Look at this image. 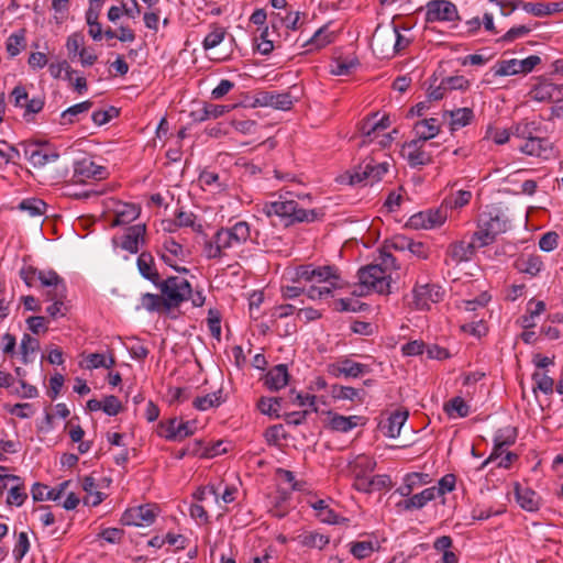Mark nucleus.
Returning <instances> with one entry per match:
<instances>
[{
	"label": "nucleus",
	"instance_id": "obj_1",
	"mask_svg": "<svg viewBox=\"0 0 563 563\" xmlns=\"http://www.w3.org/2000/svg\"><path fill=\"white\" fill-rule=\"evenodd\" d=\"M544 130L537 121H520L512 126L516 147L529 156L548 158L553 151L552 142L544 135Z\"/></svg>",
	"mask_w": 563,
	"mask_h": 563
},
{
	"label": "nucleus",
	"instance_id": "obj_2",
	"mask_svg": "<svg viewBox=\"0 0 563 563\" xmlns=\"http://www.w3.org/2000/svg\"><path fill=\"white\" fill-rule=\"evenodd\" d=\"M263 212L267 217L277 216L282 218L285 220L286 225L301 222H314L319 219L320 216V212H318L316 209L308 210L300 208L297 201L283 198V196H280V200L265 203L263 207Z\"/></svg>",
	"mask_w": 563,
	"mask_h": 563
},
{
	"label": "nucleus",
	"instance_id": "obj_3",
	"mask_svg": "<svg viewBox=\"0 0 563 563\" xmlns=\"http://www.w3.org/2000/svg\"><path fill=\"white\" fill-rule=\"evenodd\" d=\"M509 228V219L500 208H492L483 212L478 220V229L474 232V241L478 249L492 244L497 235Z\"/></svg>",
	"mask_w": 563,
	"mask_h": 563
},
{
	"label": "nucleus",
	"instance_id": "obj_4",
	"mask_svg": "<svg viewBox=\"0 0 563 563\" xmlns=\"http://www.w3.org/2000/svg\"><path fill=\"white\" fill-rule=\"evenodd\" d=\"M156 287L159 288L165 299V309L178 307L181 302L189 300L191 292L190 283L183 277L170 276L163 282H158Z\"/></svg>",
	"mask_w": 563,
	"mask_h": 563
},
{
	"label": "nucleus",
	"instance_id": "obj_5",
	"mask_svg": "<svg viewBox=\"0 0 563 563\" xmlns=\"http://www.w3.org/2000/svg\"><path fill=\"white\" fill-rule=\"evenodd\" d=\"M360 286L380 295L390 292V275L382 265L369 264L362 267L358 273Z\"/></svg>",
	"mask_w": 563,
	"mask_h": 563
},
{
	"label": "nucleus",
	"instance_id": "obj_6",
	"mask_svg": "<svg viewBox=\"0 0 563 563\" xmlns=\"http://www.w3.org/2000/svg\"><path fill=\"white\" fill-rule=\"evenodd\" d=\"M19 147L34 167H42L59 158L58 152L47 141H24L19 143Z\"/></svg>",
	"mask_w": 563,
	"mask_h": 563
},
{
	"label": "nucleus",
	"instance_id": "obj_7",
	"mask_svg": "<svg viewBox=\"0 0 563 563\" xmlns=\"http://www.w3.org/2000/svg\"><path fill=\"white\" fill-rule=\"evenodd\" d=\"M427 22H453L460 20L456 5L449 0H431L426 5Z\"/></svg>",
	"mask_w": 563,
	"mask_h": 563
},
{
	"label": "nucleus",
	"instance_id": "obj_8",
	"mask_svg": "<svg viewBox=\"0 0 563 563\" xmlns=\"http://www.w3.org/2000/svg\"><path fill=\"white\" fill-rule=\"evenodd\" d=\"M541 63V58L537 55H531L525 59H508L500 60L494 67L495 76H511L518 74H528Z\"/></svg>",
	"mask_w": 563,
	"mask_h": 563
},
{
	"label": "nucleus",
	"instance_id": "obj_9",
	"mask_svg": "<svg viewBox=\"0 0 563 563\" xmlns=\"http://www.w3.org/2000/svg\"><path fill=\"white\" fill-rule=\"evenodd\" d=\"M395 167L391 157L384 155L382 159L377 157L364 158L353 173L345 176H382L390 174Z\"/></svg>",
	"mask_w": 563,
	"mask_h": 563
},
{
	"label": "nucleus",
	"instance_id": "obj_10",
	"mask_svg": "<svg viewBox=\"0 0 563 563\" xmlns=\"http://www.w3.org/2000/svg\"><path fill=\"white\" fill-rule=\"evenodd\" d=\"M395 25L380 26L378 25L373 34L372 48L382 57L395 56Z\"/></svg>",
	"mask_w": 563,
	"mask_h": 563
},
{
	"label": "nucleus",
	"instance_id": "obj_11",
	"mask_svg": "<svg viewBox=\"0 0 563 563\" xmlns=\"http://www.w3.org/2000/svg\"><path fill=\"white\" fill-rule=\"evenodd\" d=\"M62 195L75 199H88L91 196H99L106 192L103 187L92 185L80 178L78 181L68 180L64 181L60 187Z\"/></svg>",
	"mask_w": 563,
	"mask_h": 563
},
{
	"label": "nucleus",
	"instance_id": "obj_12",
	"mask_svg": "<svg viewBox=\"0 0 563 563\" xmlns=\"http://www.w3.org/2000/svg\"><path fill=\"white\" fill-rule=\"evenodd\" d=\"M155 518V508L151 505H143L126 509L121 517V522L124 526L145 527L152 525Z\"/></svg>",
	"mask_w": 563,
	"mask_h": 563
},
{
	"label": "nucleus",
	"instance_id": "obj_13",
	"mask_svg": "<svg viewBox=\"0 0 563 563\" xmlns=\"http://www.w3.org/2000/svg\"><path fill=\"white\" fill-rule=\"evenodd\" d=\"M444 295L442 288L434 284H417L413 288V299L418 309H429L430 303L439 302Z\"/></svg>",
	"mask_w": 563,
	"mask_h": 563
},
{
	"label": "nucleus",
	"instance_id": "obj_14",
	"mask_svg": "<svg viewBox=\"0 0 563 563\" xmlns=\"http://www.w3.org/2000/svg\"><path fill=\"white\" fill-rule=\"evenodd\" d=\"M371 372L366 364L357 363L350 358H343L329 366V373L335 377L344 376L346 378L362 377Z\"/></svg>",
	"mask_w": 563,
	"mask_h": 563
},
{
	"label": "nucleus",
	"instance_id": "obj_15",
	"mask_svg": "<svg viewBox=\"0 0 563 563\" xmlns=\"http://www.w3.org/2000/svg\"><path fill=\"white\" fill-rule=\"evenodd\" d=\"M530 97L533 100L541 102H558L563 99V85H558L551 81H542L536 85L531 91Z\"/></svg>",
	"mask_w": 563,
	"mask_h": 563
},
{
	"label": "nucleus",
	"instance_id": "obj_16",
	"mask_svg": "<svg viewBox=\"0 0 563 563\" xmlns=\"http://www.w3.org/2000/svg\"><path fill=\"white\" fill-rule=\"evenodd\" d=\"M232 249L229 242L227 230L224 228L219 229L211 240L205 242L203 253L207 258H220L225 255L224 251Z\"/></svg>",
	"mask_w": 563,
	"mask_h": 563
},
{
	"label": "nucleus",
	"instance_id": "obj_17",
	"mask_svg": "<svg viewBox=\"0 0 563 563\" xmlns=\"http://www.w3.org/2000/svg\"><path fill=\"white\" fill-rule=\"evenodd\" d=\"M164 429L165 438L169 441H181L195 432L194 423L189 421H178L177 418L168 420Z\"/></svg>",
	"mask_w": 563,
	"mask_h": 563
},
{
	"label": "nucleus",
	"instance_id": "obj_18",
	"mask_svg": "<svg viewBox=\"0 0 563 563\" xmlns=\"http://www.w3.org/2000/svg\"><path fill=\"white\" fill-rule=\"evenodd\" d=\"M438 497L437 487H428L413 496L400 500L397 507L401 510H413L423 508L429 501Z\"/></svg>",
	"mask_w": 563,
	"mask_h": 563
},
{
	"label": "nucleus",
	"instance_id": "obj_19",
	"mask_svg": "<svg viewBox=\"0 0 563 563\" xmlns=\"http://www.w3.org/2000/svg\"><path fill=\"white\" fill-rule=\"evenodd\" d=\"M261 106L271 107L277 110H289L292 104V97L289 92L266 91L257 99Z\"/></svg>",
	"mask_w": 563,
	"mask_h": 563
},
{
	"label": "nucleus",
	"instance_id": "obj_20",
	"mask_svg": "<svg viewBox=\"0 0 563 563\" xmlns=\"http://www.w3.org/2000/svg\"><path fill=\"white\" fill-rule=\"evenodd\" d=\"M289 380L287 365L278 364L271 368L264 377V385L273 391L284 388Z\"/></svg>",
	"mask_w": 563,
	"mask_h": 563
},
{
	"label": "nucleus",
	"instance_id": "obj_21",
	"mask_svg": "<svg viewBox=\"0 0 563 563\" xmlns=\"http://www.w3.org/2000/svg\"><path fill=\"white\" fill-rule=\"evenodd\" d=\"M449 117V125L451 131H457L468 124L474 120V111L471 108H457L450 111H444L443 118L446 119Z\"/></svg>",
	"mask_w": 563,
	"mask_h": 563
},
{
	"label": "nucleus",
	"instance_id": "obj_22",
	"mask_svg": "<svg viewBox=\"0 0 563 563\" xmlns=\"http://www.w3.org/2000/svg\"><path fill=\"white\" fill-rule=\"evenodd\" d=\"M145 231V224L130 227L126 233L122 236L121 247L130 253H137L139 243L144 242Z\"/></svg>",
	"mask_w": 563,
	"mask_h": 563
},
{
	"label": "nucleus",
	"instance_id": "obj_23",
	"mask_svg": "<svg viewBox=\"0 0 563 563\" xmlns=\"http://www.w3.org/2000/svg\"><path fill=\"white\" fill-rule=\"evenodd\" d=\"M140 274L155 286L158 285L159 274L155 267V261L151 253L142 252L136 261Z\"/></svg>",
	"mask_w": 563,
	"mask_h": 563
},
{
	"label": "nucleus",
	"instance_id": "obj_24",
	"mask_svg": "<svg viewBox=\"0 0 563 563\" xmlns=\"http://www.w3.org/2000/svg\"><path fill=\"white\" fill-rule=\"evenodd\" d=\"M69 485V482H63L57 488L48 489V487L41 483H35L31 489L32 497L35 501L42 500H57L64 494L65 489Z\"/></svg>",
	"mask_w": 563,
	"mask_h": 563
},
{
	"label": "nucleus",
	"instance_id": "obj_25",
	"mask_svg": "<svg viewBox=\"0 0 563 563\" xmlns=\"http://www.w3.org/2000/svg\"><path fill=\"white\" fill-rule=\"evenodd\" d=\"M423 142L413 139L402 147V156L407 158L411 166L424 165L429 159L424 151L421 150Z\"/></svg>",
	"mask_w": 563,
	"mask_h": 563
},
{
	"label": "nucleus",
	"instance_id": "obj_26",
	"mask_svg": "<svg viewBox=\"0 0 563 563\" xmlns=\"http://www.w3.org/2000/svg\"><path fill=\"white\" fill-rule=\"evenodd\" d=\"M309 505L314 509L316 516L323 523L339 525L341 522L347 521V519L339 517L323 499L309 501Z\"/></svg>",
	"mask_w": 563,
	"mask_h": 563
},
{
	"label": "nucleus",
	"instance_id": "obj_27",
	"mask_svg": "<svg viewBox=\"0 0 563 563\" xmlns=\"http://www.w3.org/2000/svg\"><path fill=\"white\" fill-rule=\"evenodd\" d=\"M477 242L472 238V242L465 243L463 241L452 243L448 249V255L455 263L468 261L473 255L475 249H477Z\"/></svg>",
	"mask_w": 563,
	"mask_h": 563
},
{
	"label": "nucleus",
	"instance_id": "obj_28",
	"mask_svg": "<svg viewBox=\"0 0 563 563\" xmlns=\"http://www.w3.org/2000/svg\"><path fill=\"white\" fill-rule=\"evenodd\" d=\"M66 297V287H59L58 291H46V299L53 302L46 308V312L51 318L56 319L58 316H65L64 310H66V308L64 306V301Z\"/></svg>",
	"mask_w": 563,
	"mask_h": 563
},
{
	"label": "nucleus",
	"instance_id": "obj_29",
	"mask_svg": "<svg viewBox=\"0 0 563 563\" xmlns=\"http://www.w3.org/2000/svg\"><path fill=\"white\" fill-rule=\"evenodd\" d=\"M413 131L416 139L424 143L439 134L440 126L438 124V119L430 118L418 121L413 126Z\"/></svg>",
	"mask_w": 563,
	"mask_h": 563
},
{
	"label": "nucleus",
	"instance_id": "obj_30",
	"mask_svg": "<svg viewBox=\"0 0 563 563\" xmlns=\"http://www.w3.org/2000/svg\"><path fill=\"white\" fill-rule=\"evenodd\" d=\"M333 41V33L328 30V25H323L314 32V34L302 42L303 47L308 51L321 49Z\"/></svg>",
	"mask_w": 563,
	"mask_h": 563
},
{
	"label": "nucleus",
	"instance_id": "obj_31",
	"mask_svg": "<svg viewBox=\"0 0 563 563\" xmlns=\"http://www.w3.org/2000/svg\"><path fill=\"white\" fill-rule=\"evenodd\" d=\"M515 267L518 272L537 276L543 269V262L538 255H529L528 257H520L515 262Z\"/></svg>",
	"mask_w": 563,
	"mask_h": 563
},
{
	"label": "nucleus",
	"instance_id": "obj_32",
	"mask_svg": "<svg viewBox=\"0 0 563 563\" xmlns=\"http://www.w3.org/2000/svg\"><path fill=\"white\" fill-rule=\"evenodd\" d=\"M8 482H11L12 486L9 489L7 503L11 506H22L27 495L24 490L21 478L16 475H10L8 476Z\"/></svg>",
	"mask_w": 563,
	"mask_h": 563
},
{
	"label": "nucleus",
	"instance_id": "obj_33",
	"mask_svg": "<svg viewBox=\"0 0 563 563\" xmlns=\"http://www.w3.org/2000/svg\"><path fill=\"white\" fill-rule=\"evenodd\" d=\"M81 487L87 493L84 503L90 506H98L103 500V494L98 490V484L92 476H85L81 481Z\"/></svg>",
	"mask_w": 563,
	"mask_h": 563
},
{
	"label": "nucleus",
	"instance_id": "obj_34",
	"mask_svg": "<svg viewBox=\"0 0 563 563\" xmlns=\"http://www.w3.org/2000/svg\"><path fill=\"white\" fill-rule=\"evenodd\" d=\"M332 395L336 399L363 402L366 391L364 388L334 385L332 387Z\"/></svg>",
	"mask_w": 563,
	"mask_h": 563
},
{
	"label": "nucleus",
	"instance_id": "obj_35",
	"mask_svg": "<svg viewBox=\"0 0 563 563\" xmlns=\"http://www.w3.org/2000/svg\"><path fill=\"white\" fill-rule=\"evenodd\" d=\"M103 172L104 167L97 164L91 157H84L74 165V176H97Z\"/></svg>",
	"mask_w": 563,
	"mask_h": 563
},
{
	"label": "nucleus",
	"instance_id": "obj_36",
	"mask_svg": "<svg viewBox=\"0 0 563 563\" xmlns=\"http://www.w3.org/2000/svg\"><path fill=\"white\" fill-rule=\"evenodd\" d=\"M522 9L534 16H548L561 10L560 3L521 2Z\"/></svg>",
	"mask_w": 563,
	"mask_h": 563
},
{
	"label": "nucleus",
	"instance_id": "obj_37",
	"mask_svg": "<svg viewBox=\"0 0 563 563\" xmlns=\"http://www.w3.org/2000/svg\"><path fill=\"white\" fill-rule=\"evenodd\" d=\"M338 279L339 275L334 266H314L313 284L325 283L329 287L335 288Z\"/></svg>",
	"mask_w": 563,
	"mask_h": 563
},
{
	"label": "nucleus",
	"instance_id": "obj_38",
	"mask_svg": "<svg viewBox=\"0 0 563 563\" xmlns=\"http://www.w3.org/2000/svg\"><path fill=\"white\" fill-rule=\"evenodd\" d=\"M140 208L133 203H124L121 209L115 213V217L111 223L112 227L130 223L139 218Z\"/></svg>",
	"mask_w": 563,
	"mask_h": 563
},
{
	"label": "nucleus",
	"instance_id": "obj_39",
	"mask_svg": "<svg viewBox=\"0 0 563 563\" xmlns=\"http://www.w3.org/2000/svg\"><path fill=\"white\" fill-rule=\"evenodd\" d=\"M229 106L206 103L200 111L192 112L196 121L202 122L209 119H217L229 112Z\"/></svg>",
	"mask_w": 563,
	"mask_h": 563
},
{
	"label": "nucleus",
	"instance_id": "obj_40",
	"mask_svg": "<svg viewBox=\"0 0 563 563\" xmlns=\"http://www.w3.org/2000/svg\"><path fill=\"white\" fill-rule=\"evenodd\" d=\"M298 541L302 547L322 550L330 542V538L325 534L310 531L299 534Z\"/></svg>",
	"mask_w": 563,
	"mask_h": 563
},
{
	"label": "nucleus",
	"instance_id": "obj_41",
	"mask_svg": "<svg viewBox=\"0 0 563 563\" xmlns=\"http://www.w3.org/2000/svg\"><path fill=\"white\" fill-rule=\"evenodd\" d=\"M357 419H358V417H356V416L345 417V416H341L338 413H333L330 417L328 427L332 431L349 432L357 426V422H356Z\"/></svg>",
	"mask_w": 563,
	"mask_h": 563
},
{
	"label": "nucleus",
	"instance_id": "obj_42",
	"mask_svg": "<svg viewBox=\"0 0 563 563\" xmlns=\"http://www.w3.org/2000/svg\"><path fill=\"white\" fill-rule=\"evenodd\" d=\"M516 497L519 506L527 511H537L539 509V498L537 494L529 489H516Z\"/></svg>",
	"mask_w": 563,
	"mask_h": 563
},
{
	"label": "nucleus",
	"instance_id": "obj_43",
	"mask_svg": "<svg viewBox=\"0 0 563 563\" xmlns=\"http://www.w3.org/2000/svg\"><path fill=\"white\" fill-rule=\"evenodd\" d=\"M93 106V102L90 100L82 101L80 103L74 104L66 110H64L60 114V124H71L75 122V118L80 114L88 112Z\"/></svg>",
	"mask_w": 563,
	"mask_h": 563
},
{
	"label": "nucleus",
	"instance_id": "obj_44",
	"mask_svg": "<svg viewBox=\"0 0 563 563\" xmlns=\"http://www.w3.org/2000/svg\"><path fill=\"white\" fill-rule=\"evenodd\" d=\"M353 475L368 476L376 467V462L367 455H358L350 464Z\"/></svg>",
	"mask_w": 563,
	"mask_h": 563
},
{
	"label": "nucleus",
	"instance_id": "obj_45",
	"mask_svg": "<svg viewBox=\"0 0 563 563\" xmlns=\"http://www.w3.org/2000/svg\"><path fill=\"white\" fill-rule=\"evenodd\" d=\"M408 419V411H395L390 415L387 421L386 435L389 438H397L400 434L401 427Z\"/></svg>",
	"mask_w": 563,
	"mask_h": 563
},
{
	"label": "nucleus",
	"instance_id": "obj_46",
	"mask_svg": "<svg viewBox=\"0 0 563 563\" xmlns=\"http://www.w3.org/2000/svg\"><path fill=\"white\" fill-rule=\"evenodd\" d=\"M86 362H87L86 366L89 369H95V368H100V367L111 368L112 366L115 365V360L112 354L107 356L106 354H102V353H90L86 356Z\"/></svg>",
	"mask_w": 563,
	"mask_h": 563
},
{
	"label": "nucleus",
	"instance_id": "obj_47",
	"mask_svg": "<svg viewBox=\"0 0 563 563\" xmlns=\"http://www.w3.org/2000/svg\"><path fill=\"white\" fill-rule=\"evenodd\" d=\"M38 282L43 287H52L47 291H58L59 287H66L64 280L55 271H38Z\"/></svg>",
	"mask_w": 563,
	"mask_h": 563
},
{
	"label": "nucleus",
	"instance_id": "obj_48",
	"mask_svg": "<svg viewBox=\"0 0 563 563\" xmlns=\"http://www.w3.org/2000/svg\"><path fill=\"white\" fill-rule=\"evenodd\" d=\"M282 398L261 397L257 401V409L266 416L279 418Z\"/></svg>",
	"mask_w": 563,
	"mask_h": 563
},
{
	"label": "nucleus",
	"instance_id": "obj_49",
	"mask_svg": "<svg viewBox=\"0 0 563 563\" xmlns=\"http://www.w3.org/2000/svg\"><path fill=\"white\" fill-rule=\"evenodd\" d=\"M377 549L378 545H376L372 541H356L350 543V552L353 554L354 558L358 560H363L371 556L372 553Z\"/></svg>",
	"mask_w": 563,
	"mask_h": 563
},
{
	"label": "nucleus",
	"instance_id": "obj_50",
	"mask_svg": "<svg viewBox=\"0 0 563 563\" xmlns=\"http://www.w3.org/2000/svg\"><path fill=\"white\" fill-rule=\"evenodd\" d=\"M18 209L27 212L31 217H37L44 214L46 203L41 199L27 198L19 203Z\"/></svg>",
	"mask_w": 563,
	"mask_h": 563
},
{
	"label": "nucleus",
	"instance_id": "obj_51",
	"mask_svg": "<svg viewBox=\"0 0 563 563\" xmlns=\"http://www.w3.org/2000/svg\"><path fill=\"white\" fill-rule=\"evenodd\" d=\"M444 410L449 416H456L464 418L470 412V406L464 401L462 397H454L444 405Z\"/></svg>",
	"mask_w": 563,
	"mask_h": 563
},
{
	"label": "nucleus",
	"instance_id": "obj_52",
	"mask_svg": "<svg viewBox=\"0 0 563 563\" xmlns=\"http://www.w3.org/2000/svg\"><path fill=\"white\" fill-rule=\"evenodd\" d=\"M221 394H222V391L219 390V391L211 393V394H208L202 397H197L194 400V407L201 411L208 410L213 407H218V406H220V404L222 401Z\"/></svg>",
	"mask_w": 563,
	"mask_h": 563
},
{
	"label": "nucleus",
	"instance_id": "obj_53",
	"mask_svg": "<svg viewBox=\"0 0 563 563\" xmlns=\"http://www.w3.org/2000/svg\"><path fill=\"white\" fill-rule=\"evenodd\" d=\"M25 46V36H24V30H21L18 33L11 34L5 43V48L8 54L11 57H14L21 53V51Z\"/></svg>",
	"mask_w": 563,
	"mask_h": 563
},
{
	"label": "nucleus",
	"instance_id": "obj_54",
	"mask_svg": "<svg viewBox=\"0 0 563 563\" xmlns=\"http://www.w3.org/2000/svg\"><path fill=\"white\" fill-rule=\"evenodd\" d=\"M428 230L440 228L448 219L446 207L427 210Z\"/></svg>",
	"mask_w": 563,
	"mask_h": 563
},
{
	"label": "nucleus",
	"instance_id": "obj_55",
	"mask_svg": "<svg viewBox=\"0 0 563 563\" xmlns=\"http://www.w3.org/2000/svg\"><path fill=\"white\" fill-rule=\"evenodd\" d=\"M141 303L144 309L150 312L158 311L162 308H165V299L164 296L146 292L142 295Z\"/></svg>",
	"mask_w": 563,
	"mask_h": 563
},
{
	"label": "nucleus",
	"instance_id": "obj_56",
	"mask_svg": "<svg viewBox=\"0 0 563 563\" xmlns=\"http://www.w3.org/2000/svg\"><path fill=\"white\" fill-rule=\"evenodd\" d=\"M48 71L53 78H62V74L65 73L64 79L71 81L73 80V74L75 70H73L68 64L67 60H62L58 63H51L48 65Z\"/></svg>",
	"mask_w": 563,
	"mask_h": 563
},
{
	"label": "nucleus",
	"instance_id": "obj_57",
	"mask_svg": "<svg viewBox=\"0 0 563 563\" xmlns=\"http://www.w3.org/2000/svg\"><path fill=\"white\" fill-rule=\"evenodd\" d=\"M512 136V129H498L494 126H488L486 130L485 139L492 140L497 145H503L507 143Z\"/></svg>",
	"mask_w": 563,
	"mask_h": 563
},
{
	"label": "nucleus",
	"instance_id": "obj_58",
	"mask_svg": "<svg viewBox=\"0 0 563 563\" xmlns=\"http://www.w3.org/2000/svg\"><path fill=\"white\" fill-rule=\"evenodd\" d=\"M532 379L534 382L533 391L537 389L541 390L545 395H550L553 393L554 380L547 374H542L539 372L533 373Z\"/></svg>",
	"mask_w": 563,
	"mask_h": 563
},
{
	"label": "nucleus",
	"instance_id": "obj_59",
	"mask_svg": "<svg viewBox=\"0 0 563 563\" xmlns=\"http://www.w3.org/2000/svg\"><path fill=\"white\" fill-rule=\"evenodd\" d=\"M376 117L377 113L366 118L361 124V132L364 136L363 144L372 142L379 132L375 122Z\"/></svg>",
	"mask_w": 563,
	"mask_h": 563
},
{
	"label": "nucleus",
	"instance_id": "obj_60",
	"mask_svg": "<svg viewBox=\"0 0 563 563\" xmlns=\"http://www.w3.org/2000/svg\"><path fill=\"white\" fill-rule=\"evenodd\" d=\"M85 38L84 35L79 32L73 33L67 37L66 48L68 52V57L74 59L77 57L81 48L84 47Z\"/></svg>",
	"mask_w": 563,
	"mask_h": 563
},
{
	"label": "nucleus",
	"instance_id": "obj_61",
	"mask_svg": "<svg viewBox=\"0 0 563 563\" xmlns=\"http://www.w3.org/2000/svg\"><path fill=\"white\" fill-rule=\"evenodd\" d=\"M38 349V340L25 333L21 341V353L23 363L27 364L30 362L29 355L36 352Z\"/></svg>",
	"mask_w": 563,
	"mask_h": 563
},
{
	"label": "nucleus",
	"instance_id": "obj_62",
	"mask_svg": "<svg viewBox=\"0 0 563 563\" xmlns=\"http://www.w3.org/2000/svg\"><path fill=\"white\" fill-rule=\"evenodd\" d=\"M225 36V30L220 26H214L213 30L207 34L202 42V46L205 49H211L217 47Z\"/></svg>",
	"mask_w": 563,
	"mask_h": 563
},
{
	"label": "nucleus",
	"instance_id": "obj_63",
	"mask_svg": "<svg viewBox=\"0 0 563 563\" xmlns=\"http://www.w3.org/2000/svg\"><path fill=\"white\" fill-rule=\"evenodd\" d=\"M516 431L515 429L507 427L498 430L494 438V442H496V446H509L515 443L516 440Z\"/></svg>",
	"mask_w": 563,
	"mask_h": 563
},
{
	"label": "nucleus",
	"instance_id": "obj_64",
	"mask_svg": "<svg viewBox=\"0 0 563 563\" xmlns=\"http://www.w3.org/2000/svg\"><path fill=\"white\" fill-rule=\"evenodd\" d=\"M313 272H314V266L312 264L301 265L296 268L295 277L292 278V280L296 284H302V283L313 284Z\"/></svg>",
	"mask_w": 563,
	"mask_h": 563
}]
</instances>
